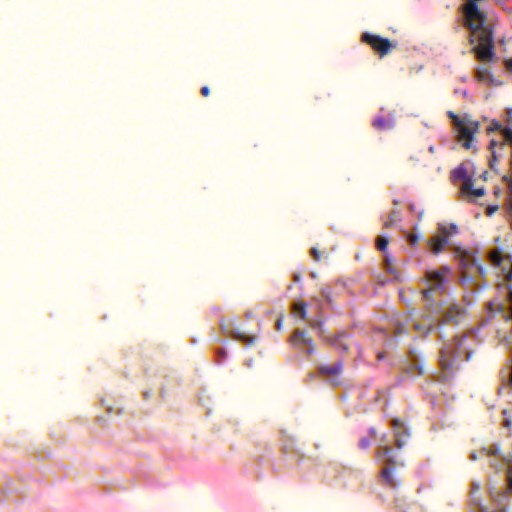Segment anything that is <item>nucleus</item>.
Here are the masks:
<instances>
[{
	"mask_svg": "<svg viewBox=\"0 0 512 512\" xmlns=\"http://www.w3.org/2000/svg\"><path fill=\"white\" fill-rule=\"evenodd\" d=\"M465 339V336L455 337L441 349L439 362L442 370L447 374H452L458 369L455 360L461 356V346Z\"/></svg>",
	"mask_w": 512,
	"mask_h": 512,
	"instance_id": "obj_1",
	"label": "nucleus"
},
{
	"mask_svg": "<svg viewBox=\"0 0 512 512\" xmlns=\"http://www.w3.org/2000/svg\"><path fill=\"white\" fill-rule=\"evenodd\" d=\"M392 448L383 445L376 453L379 460L385 459L386 465L380 471V477L384 485L389 488H396L400 485L399 478L396 476V461L391 457Z\"/></svg>",
	"mask_w": 512,
	"mask_h": 512,
	"instance_id": "obj_2",
	"label": "nucleus"
},
{
	"mask_svg": "<svg viewBox=\"0 0 512 512\" xmlns=\"http://www.w3.org/2000/svg\"><path fill=\"white\" fill-rule=\"evenodd\" d=\"M450 272L449 267L443 266L436 271H428L426 273L427 288L423 290V298L426 301L431 300V293L444 290L446 276Z\"/></svg>",
	"mask_w": 512,
	"mask_h": 512,
	"instance_id": "obj_3",
	"label": "nucleus"
},
{
	"mask_svg": "<svg viewBox=\"0 0 512 512\" xmlns=\"http://www.w3.org/2000/svg\"><path fill=\"white\" fill-rule=\"evenodd\" d=\"M361 41L369 45L381 58L388 55L397 47L396 42H392L387 38L369 32H364L361 35Z\"/></svg>",
	"mask_w": 512,
	"mask_h": 512,
	"instance_id": "obj_4",
	"label": "nucleus"
},
{
	"mask_svg": "<svg viewBox=\"0 0 512 512\" xmlns=\"http://www.w3.org/2000/svg\"><path fill=\"white\" fill-rule=\"evenodd\" d=\"M456 128L459 133L458 140L462 142V146L465 149H470L472 147L474 135L479 130V123L469 122L466 124L463 120H458V122L456 123Z\"/></svg>",
	"mask_w": 512,
	"mask_h": 512,
	"instance_id": "obj_5",
	"label": "nucleus"
},
{
	"mask_svg": "<svg viewBox=\"0 0 512 512\" xmlns=\"http://www.w3.org/2000/svg\"><path fill=\"white\" fill-rule=\"evenodd\" d=\"M456 254L460 265L464 270L470 268L471 266H475L481 275L485 274V268L479 262L474 252L458 248L456 250Z\"/></svg>",
	"mask_w": 512,
	"mask_h": 512,
	"instance_id": "obj_6",
	"label": "nucleus"
},
{
	"mask_svg": "<svg viewBox=\"0 0 512 512\" xmlns=\"http://www.w3.org/2000/svg\"><path fill=\"white\" fill-rule=\"evenodd\" d=\"M291 344L297 349H302L304 345L308 346L306 355L311 356L315 351L313 339L303 330L296 329L290 337Z\"/></svg>",
	"mask_w": 512,
	"mask_h": 512,
	"instance_id": "obj_7",
	"label": "nucleus"
},
{
	"mask_svg": "<svg viewBox=\"0 0 512 512\" xmlns=\"http://www.w3.org/2000/svg\"><path fill=\"white\" fill-rule=\"evenodd\" d=\"M466 315V310L462 306L453 304L450 305L444 313V316L441 320H438V324H458L460 323Z\"/></svg>",
	"mask_w": 512,
	"mask_h": 512,
	"instance_id": "obj_8",
	"label": "nucleus"
},
{
	"mask_svg": "<svg viewBox=\"0 0 512 512\" xmlns=\"http://www.w3.org/2000/svg\"><path fill=\"white\" fill-rule=\"evenodd\" d=\"M489 259L494 266L501 268L503 271H505V268L502 267V264L504 261H508L510 263V268L506 273V279H512V259L510 256L502 255L498 250H493L489 254Z\"/></svg>",
	"mask_w": 512,
	"mask_h": 512,
	"instance_id": "obj_9",
	"label": "nucleus"
},
{
	"mask_svg": "<svg viewBox=\"0 0 512 512\" xmlns=\"http://www.w3.org/2000/svg\"><path fill=\"white\" fill-rule=\"evenodd\" d=\"M326 340L333 345L336 349L343 353H348L350 348V343L348 341L347 335L345 333H340L337 335L329 336Z\"/></svg>",
	"mask_w": 512,
	"mask_h": 512,
	"instance_id": "obj_10",
	"label": "nucleus"
},
{
	"mask_svg": "<svg viewBox=\"0 0 512 512\" xmlns=\"http://www.w3.org/2000/svg\"><path fill=\"white\" fill-rule=\"evenodd\" d=\"M448 241L449 237H447V235L440 233V235H435L432 238H430L428 244L431 248L432 253L436 255L445 249L446 245L448 244Z\"/></svg>",
	"mask_w": 512,
	"mask_h": 512,
	"instance_id": "obj_11",
	"label": "nucleus"
},
{
	"mask_svg": "<svg viewBox=\"0 0 512 512\" xmlns=\"http://www.w3.org/2000/svg\"><path fill=\"white\" fill-rule=\"evenodd\" d=\"M452 177L457 180H462V190H470L472 186V178L468 175L464 165H460L452 171Z\"/></svg>",
	"mask_w": 512,
	"mask_h": 512,
	"instance_id": "obj_12",
	"label": "nucleus"
},
{
	"mask_svg": "<svg viewBox=\"0 0 512 512\" xmlns=\"http://www.w3.org/2000/svg\"><path fill=\"white\" fill-rule=\"evenodd\" d=\"M343 369L342 361H338L334 364H322L318 367V372L322 376L335 377L340 375Z\"/></svg>",
	"mask_w": 512,
	"mask_h": 512,
	"instance_id": "obj_13",
	"label": "nucleus"
},
{
	"mask_svg": "<svg viewBox=\"0 0 512 512\" xmlns=\"http://www.w3.org/2000/svg\"><path fill=\"white\" fill-rule=\"evenodd\" d=\"M372 126L377 130H389L394 126V117L390 116L385 118L383 116H377L372 121Z\"/></svg>",
	"mask_w": 512,
	"mask_h": 512,
	"instance_id": "obj_14",
	"label": "nucleus"
},
{
	"mask_svg": "<svg viewBox=\"0 0 512 512\" xmlns=\"http://www.w3.org/2000/svg\"><path fill=\"white\" fill-rule=\"evenodd\" d=\"M423 320L426 324L415 323L414 329L416 331L422 332L424 336L428 335L434 328L433 317L430 314H424L422 316Z\"/></svg>",
	"mask_w": 512,
	"mask_h": 512,
	"instance_id": "obj_15",
	"label": "nucleus"
},
{
	"mask_svg": "<svg viewBox=\"0 0 512 512\" xmlns=\"http://www.w3.org/2000/svg\"><path fill=\"white\" fill-rule=\"evenodd\" d=\"M401 212L397 209H393L389 215L388 219L384 221V228L388 229L393 227L395 224L399 223L401 221Z\"/></svg>",
	"mask_w": 512,
	"mask_h": 512,
	"instance_id": "obj_16",
	"label": "nucleus"
},
{
	"mask_svg": "<svg viewBox=\"0 0 512 512\" xmlns=\"http://www.w3.org/2000/svg\"><path fill=\"white\" fill-rule=\"evenodd\" d=\"M384 265L386 271L391 274L395 279L399 280L401 277V273L399 270L394 266L393 260L389 255H385Z\"/></svg>",
	"mask_w": 512,
	"mask_h": 512,
	"instance_id": "obj_17",
	"label": "nucleus"
},
{
	"mask_svg": "<svg viewBox=\"0 0 512 512\" xmlns=\"http://www.w3.org/2000/svg\"><path fill=\"white\" fill-rule=\"evenodd\" d=\"M231 336L241 342H244L247 345H252L255 343L256 337L254 335H247L244 332L236 331L231 334Z\"/></svg>",
	"mask_w": 512,
	"mask_h": 512,
	"instance_id": "obj_18",
	"label": "nucleus"
},
{
	"mask_svg": "<svg viewBox=\"0 0 512 512\" xmlns=\"http://www.w3.org/2000/svg\"><path fill=\"white\" fill-rule=\"evenodd\" d=\"M293 311L297 313L299 318L302 320L306 319L307 316V310H306V304L303 302H296L293 304Z\"/></svg>",
	"mask_w": 512,
	"mask_h": 512,
	"instance_id": "obj_19",
	"label": "nucleus"
},
{
	"mask_svg": "<svg viewBox=\"0 0 512 512\" xmlns=\"http://www.w3.org/2000/svg\"><path fill=\"white\" fill-rule=\"evenodd\" d=\"M439 231L440 233L447 235V237H449V235L455 234L457 232V226L453 223L448 226L441 224L439 225Z\"/></svg>",
	"mask_w": 512,
	"mask_h": 512,
	"instance_id": "obj_20",
	"label": "nucleus"
},
{
	"mask_svg": "<svg viewBox=\"0 0 512 512\" xmlns=\"http://www.w3.org/2000/svg\"><path fill=\"white\" fill-rule=\"evenodd\" d=\"M388 244H389V240L386 237L379 236L376 239V246L382 252L386 251Z\"/></svg>",
	"mask_w": 512,
	"mask_h": 512,
	"instance_id": "obj_21",
	"label": "nucleus"
},
{
	"mask_svg": "<svg viewBox=\"0 0 512 512\" xmlns=\"http://www.w3.org/2000/svg\"><path fill=\"white\" fill-rule=\"evenodd\" d=\"M310 327L316 329L319 331L320 337L323 336L324 330H323V322L320 319H314L309 322Z\"/></svg>",
	"mask_w": 512,
	"mask_h": 512,
	"instance_id": "obj_22",
	"label": "nucleus"
},
{
	"mask_svg": "<svg viewBox=\"0 0 512 512\" xmlns=\"http://www.w3.org/2000/svg\"><path fill=\"white\" fill-rule=\"evenodd\" d=\"M462 192L473 195L475 197H482L485 194L484 188L474 189L473 185L471 186L470 190H462Z\"/></svg>",
	"mask_w": 512,
	"mask_h": 512,
	"instance_id": "obj_23",
	"label": "nucleus"
},
{
	"mask_svg": "<svg viewBox=\"0 0 512 512\" xmlns=\"http://www.w3.org/2000/svg\"><path fill=\"white\" fill-rule=\"evenodd\" d=\"M410 369L412 370L413 374H415L414 370H417V375H423L426 372L425 366L417 363V361L411 365Z\"/></svg>",
	"mask_w": 512,
	"mask_h": 512,
	"instance_id": "obj_24",
	"label": "nucleus"
},
{
	"mask_svg": "<svg viewBox=\"0 0 512 512\" xmlns=\"http://www.w3.org/2000/svg\"><path fill=\"white\" fill-rule=\"evenodd\" d=\"M479 453L481 455H486V456L496 455L498 453V448L497 447L483 448L481 451H479Z\"/></svg>",
	"mask_w": 512,
	"mask_h": 512,
	"instance_id": "obj_25",
	"label": "nucleus"
},
{
	"mask_svg": "<svg viewBox=\"0 0 512 512\" xmlns=\"http://www.w3.org/2000/svg\"><path fill=\"white\" fill-rule=\"evenodd\" d=\"M406 436L407 434L406 433H400V432H396L395 433V438H396V446L398 449H401L404 445V440L402 438V436Z\"/></svg>",
	"mask_w": 512,
	"mask_h": 512,
	"instance_id": "obj_26",
	"label": "nucleus"
},
{
	"mask_svg": "<svg viewBox=\"0 0 512 512\" xmlns=\"http://www.w3.org/2000/svg\"><path fill=\"white\" fill-rule=\"evenodd\" d=\"M502 135L505 141L509 142L512 145V130L509 128H505L502 130Z\"/></svg>",
	"mask_w": 512,
	"mask_h": 512,
	"instance_id": "obj_27",
	"label": "nucleus"
},
{
	"mask_svg": "<svg viewBox=\"0 0 512 512\" xmlns=\"http://www.w3.org/2000/svg\"><path fill=\"white\" fill-rule=\"evenodd\" d=\"M501 123L494 120L492 121V123L490 124V126L488 127V132H493V131H498V130H501Z\"/></svg>",
	"mask_w": 512,
	"mask_h": 512,
	"instance_id": "obj_28",
	"label": "nucleus"
},
{
	"mask_svg": "<svg viewBox=\"0 0 512 512\" xmlns=\"http://www.w3.org/2000/svg\"><path fill=\"white\" fill-rule=\"evenodd\" d=\"M359 446L362 449H366L370 446V440L368 438H363L359 441Z\"/></svg>",
	"mask_w": 512,
	"mask_h": 512,
	"instance_id": "obj_29",
	"label": "nucleus"
},
{
	"mask_svg": "<svg viewBox=\"0 0 512 512\" xmlns=\"http://www.w3.org/2000/svg\"><path fill=\"white\" fill-rule=\"evenodd\" d=\"M311 255L313 256V258L316 260V261H319L320 258H321V255H320V252L317 248H312L311 249Z\"/></svg>",
	"mask_w": 512,
	"mask_h": 512,
	"instance_id": "obj_30",
	"label": "nucleus"
},
{
	"mask_svg": "<svg viewBox=\"0 0 512 512\" xmlns=\"http://www.w3.org/2000/svg\"><path fill=\"white\" fill-rule=\"evenodd\" d=\"M411 245H416L419 241V237L417 235L411 234L408 238Z\"/></svg>",
	"mask_w": 512,
	"mask_h": 512,
	"instance_id": "obj_31",
	"label": "nucleus"
},
{
	"mask_svg": "<svg viewBox=\"0 0 512 512\" xmlns=\"http://www.w3.org/2000/svg\"><path fill=\"white\" fill-rule=\"evenodd\" d=\"M200 92H201V95H202L203 97H208V96H209V94H210V89H209V87H208V86H203V87L201 88Z\"/></svg>",
	"mask_w": 512,
	"mask_h": 512,
	"instance_id": "obj_32",
	"label": "nucleus"
},
{
	"mask_svg": "<svg viewBox=\"0 0 512 512\" xmlns=\"http://www.w3.org/2000/svg\"><path fill=\"white\" fill-rule=\"evenodd\" d=\"M282 326H283V316H280L277 321H276V329L278 331L282 330Z\"/></svg>",
	"mask_w": 512,
	"mask_h": 512,
	"instance_id": "obj_33",
	"label": "nucleus"
},
{
	"mask_svg": "<svg viewBox=\"0 0 512 512\" xmlns=\"http://www.w3.org/2000/svg\"><path fill=\"white\" fill-rule=\"evenodd\" d=\"M216 353L219 357H222V358H225L227 356V351L223 348L217 349Z\"/></svg>",
	"mask_w": 512,
	"mask_h": 512,
	"instance_id": "obj_34",
	"label": "nucleus"
},
{
	"mask_svg": "<svg viewBox=\"0 0 512 512\" xmlns=\"http://www.w3.org/2000/svg\"><path fill=\"white\" fill-rule=\"evenodd\" d=\"M498 210V206H490L487 209V215L491 216L494 212Z\"/></svg>",
	"mask_w": 512,
	"mask_h": 512,
	"instance_id": "obj_35",
	"label": "nucleus"
},
{
	"mask_svg": "<svg viewBox=\"0 0 512 512\" xmlns=\"http://www.w3.org/2000/svg\"><path fill=\"white\" fill-rule=\"evenodd\" d=\"M505 67L507 70L512 71V58L505 61Z\"/></svg>",
	"mask_w": 512,
	"mask_h": 512,
	"instance_id": "obj_36",
	"label": "nucleus"
},
{
	"mask_svg": "<svg viewBox=\"0 0 512 512\" xmlns=\"http://www.w3.org/2000/svg\"><path fill=\"white\" fill-rule=\"evenodd\" d=\"M449 117L452 118L455 122V124L460 120L457 115H455L453 112L448 113Z\"/></svg>",
	"mask_w": 512,
	"mask_h": 512,
	"instance_id": "obj_37",
	"label": "nucleus"
},
{
	"mask_svg": "<svg viewBox=\"0 0 512 512\" xmlns=\"http://www.w3.org/2000/svg\"><path fill=\"white\" fill-rule=\"evenodd\" d=\"M508 299H509V302H510V304H511V308H510V310H511V315H510V316H511V318H512V289H510V290H509Z\"/></svg>",
	"mask_w": 512,
	"mask_h": 512,
	"instance_id": "obj_38",
	"label": "nucleus"
},
{
	"mask_svg": "<svg viewBox=\"0 0 512 512\" xmlns=\"http://www.w3.org/2000/svg\"><path fill=\"white\" fill-rule=\"evenodd\" d=\"M392 424H393L394 427H398V426L402 425L399 419H394L392 421Z\"/></svg>",
	"mask_w": 512,
	"mask_h": 512,
	"instance_id": "obj_39",
	"label": "nucleus"
},
{
	"mask_svg": "<svg viewBox=\"0 0 512 512\" xmlns=\"http://www.w3.org/2000/svg\"><path fill=\"white\" fill-rule=\"evenodd\" d=\"M293 280H294V282H297V283H298V282H300V280H301V275H300V274H294V276H293Z\"/></svg>",
	"mask_w": 512,
	"mask_h": 512,
	"instance_id": "obj_40",
	"label": "nucleus"
},
{
	"mask_svg": "<svg viewBox=\"0 0 512 512\" xmlns=\"http://www.w3.org/2000/svg\"><path fill=\"white\" fill-rule=\"evenodd\" d=\"M331 382H332V384H333V385H335V386L340 385V383H341V382H340V380H339V379H336V378H332V379H331Z\"/></svg>",
	"mask_w": 512,
	"mask_h": 512,
	"instance_id": "obj_41",
	"label": "nucleus"
},
{
	"mask_svg": "<svg viewBox=\"0 0 512 512\" xmlns=\"http://www.w3.org/2000/svg\"><path fill=\"white\" fill-rule=\"evenodd\" d=\"M369 433H370V435H371L372 437H375V435H376V430H375L374 428H370Z\"/></svg>",
	"mask_w": 512,
	"mask_h": 512,
	"instance_id": "obj_42",
	"label": "nucleus"
},
{
	"mask_svg": "<svg viewBox=\"0 0 512 512\" xmlns=\"http://www.w3.org/2000/svg\"><path fill=\"white\" fill-rule=\"evenodd\" d=\"M470 458H471V460L475 461L477 459V454L476 453H472L470 455Z\"/></svg>",
	"mask_w": 512,
	"mask_h": 512,
	"instance_id": "obj_43",
	"label": "nucleus"
},
{
	"mask_svg": "<svg viewBox=\"0 0 512 512\" xmlns=\"http://www.w3.org/2000/svg\"><path fill=\"white\" fill-rule=\"evenodd\" d=\"M495 145H497V142L495 140H492L490 142V148H493Z\"/></svg>",
	"mask_w": 512,
	"mask_h": 512,
	"instance_id": "obj_44",
	"label": "nucleus"
},
{
	"mask_svg": "<svg viewBox=\"0 0 512 512\" xmlns=\"http://www.w3.org/2000/svg\"><path fill=\"white\" fill-rule=\"evenodd\" d=\"M428 150H429L430 153H434V150H435L434 146H430Z\"/></svg>",
	"mask_w": 512,
	"mask_h": 512,
	"instance_id": "obj_45",
	"label": "nucleus"
},
{
	"mask_svg": "<svg viewBox=\"0 0 512 512\" xmlns=\"http://www.w3.org/2000/svg\"><path fill=\"white\" fill-rule=\"evenodd\" d=\"M478 76L480 79H483V73H481L480 71H478Z\"/></svg>",
	"mask_w": 512,
	"mask_h": 512,
	"instance_id": "obj_46",
	"label": "nucleus"
},
{
	"mask_svg": "<svg viewBox=\"0 0 512 512\" xmlns=\"http://www.w3.org/2000/svg\"><path fill=\"white\" fill-rule=\"evenodd\" d=\"M399 203H400V202H399L397 199L393 200V204H394V205H399Z\"/></svg>",
	"mask_w": 512,
	"mask_h": 512,
	"instance_id": "obj_47",
	"label": "nucleus"
},
{
	"mask_svg": "<svg viewBox=\"0 0 512 512\" xmlns=\"http://www.w3.org/2000/svg\"><path fill=\"white\" fill-rule=\"evenodd\" d=\"M383 357H384V356H383V353H379V354H378V359H379V360H380V359H382Z\"/></svg>",
	"mask_w": 512,
	"mask_h": 512,
	"instance_id": "obj_48",
	"label": "nucleus"
},
{
	"mask_svg": "<svg viewBox=\"0 0 512 512\" xmlns=\"http://www.w3.org/2000/svg\"><path fill=\"white\" fill-rule=\"evenodd\" d=\"M507 114H508V115H511V114H512V109H508V110H507Z\"/></svg>",
	"mask_w": 512,
	"mask_h": 512,
	"instance_id": "obj_49",
	"label": "nucleus"
},
{
	"mask_svg": "<svg viewBox=\"0 0 512 512\" xmlns=\"http://www.w3.org/2000/svg\"><path fill=\"white\" fill-rule=\"evenodd\" d=\"M510 488L512 489V478H509Z\"/></svg>",
	"mask_w": 512,
	"mask_h": 512,
	"instance_id": "obj_50",
	"label": "nucleus"
}]
</instances>
